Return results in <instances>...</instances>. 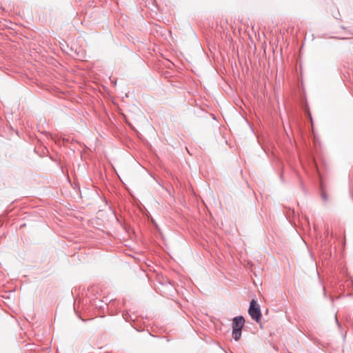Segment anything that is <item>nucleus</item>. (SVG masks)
Returning a JSON list of instances; mask_svg holds the SVG:
<instances>
[{
  "mask_svg": "<svg viewBox=\"0 0 353 353\" xmlns=\"http://www.w3.org/2000/svg\"><path fill=\"white\" fill-rule=\"evenodd\" d=\"M248 312L252 319L255 320L256 322L260 321L261 317V310L256 301L254 299L250 302Z\"/></svg>",
  "mask_w": 353,
  "mask_h": 353,
  "instance_id": "2",
  "label": "nucleus"
},
{
  "mask_svg": "<svg viewBox=\"0 0 353 353\" xmlns=\"http://www.w3.org/2000/svg\"><path fill=\"white\" fill-rule=\"evenodd\" d=\"M245 319L242 316H239L233 319L232 322V336L238 341L241 336V330L244 325Z\"/></svg>",
  "mask_w": 353,
  "mask_h": 353,
  "instance_id": "1",
  "label": "nucleus"
}]
</instances>
